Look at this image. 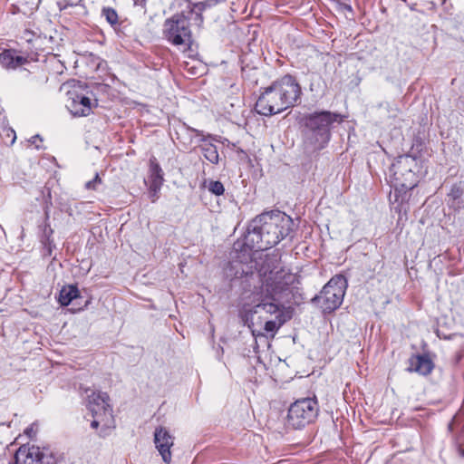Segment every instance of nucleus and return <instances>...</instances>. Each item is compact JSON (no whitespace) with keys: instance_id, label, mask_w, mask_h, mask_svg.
Instances as JSON below:
<instances>
[{"instance_id":"f257e3e1","label":"nucleus","mask_w":464,"mask_h":464,"mask_svg":"<svg viewBox=\"0 0 464 464\" xmlns=\"http://www.w3.org/2000/svg\"><path fill=\"white\" fill-rule=\"evenodd\" d=\"M276 259L268 256L256 261V273L251 272L250 277L256 276L261 285L248 295L244 293L243 304L240 315L244 323L252 328L256 324H262L268 315L283 317L282 305H280L275 295L284 288L282 283V271L276 270L275 265Z\"/></svg>"},{"instance_id":"f03ea898","label":"nucleus","mask_w":464,"mask_h":464,"mask_svg":"<svg viewBox=\"0 0 464 464\" xmlns=\"http://www.w3.org/2000/svg\"><path fill=\"white\" fill-rule=\"evenodd\" d=\"M291 217L279 210L264 212L253 218L244 237V246L250 250L264 251L276 246L293 232Z\"/></svg>"},{"instance_id":"7ed1b4c3","label":"nucleus","mask_w":464,"mask_h":464,"mask_svg":"<svg viewBox=\"0 0 464 464\" xmlns=\"http://www.w3.org/2000/svg\"><path fill=\"white\" fill-rule=\"evenodd\" d=\"M420 160L418 158L405 154L395 159L389 169L388 178L392 192L390 195L392 209L406 216L410 210L411 190L419 182Z\"/></svg>"},{"instance_id":"20e7f679","label":"nucleus","mask_w":464,"mask_h":464,"mask_svg":"<svg viewBox=\"0 0 464 464\" xmlns=\"http://www.w3.org/2000/svg\"><path fill=\"white\" fill-rule=\"evenodd\" d=\"M301 94L302 89L295 77L285 74L264 89L256 102L255 110L263 116L281 113L294 107Z\"/></svg>"},{"instance_id":"39448f33","label":"nucleus","mask_w":464,"mask_h":464,"mask_svg":"<svg viewBox=\"0 0 464 464\" xmlns=\"http://www.w3.org/2000/svg\"><path fill=\"white\" fill-rule=\"evenodd\" d=\"M343 121V116L330 111H321L304 117V146L307 152H316L324 149L331 139L334 123Z\"/></svg>"},{"instance_id":"423d86ee","label":"nucleus","mask_w":464,"mask_h":464,"mask_svg":"<svg viewBox=\"0 0 464 464\" xmlns=\"http://www.w3.org/2000/svg\"><path fill=\"white\" fill-rule=\"evenodd\" d=\"M347 286L345 276L336 275L328 281L320 294L312 299V303L316 304L324 313H332L342 304Z\"/></svg>"},{"instance_id":"0eeeda50","label":"nucleus","mask_w":464,"mask_h":464,"mask_svg":"<svg viewBox=\"0 0 464 464\" xmlns=\"http://www.w3.org/2000/svg\"><path fill=\"white\" fill-rule=\"evenodd\" d=\"M318 414L319 404L315 397L299 399L290 405L286 424L295 430H300L313 423Z\"/></svg>"},{"instance_id":"6e6552de","label":"nucleus","mask_w":464,"mask_h":464,"mask_svg":"<svg viewBox=\"0 0 464 464\" xmlns=\"http://www.w3.org/2000/svg\"><path fill=\"white\" fill-rule=\"evenodd\" d=\"M193 16L187 10L172 15L164 23V35L174 45L189 44L191 43L190 21Z\"/></svg>"},{"instance_id":"1a4fd4ad","label":"nucleus","mask_w":464,"mask_h":464,"mask_svg":"<svg viewBox=\"0 0 464 464\" xmlns=\"http://www.w3.org/2000/svg\"><path fill=\"white\" fill-rule=\"evenodd\" d=\"M15 464H56L57 458L49 448L22 445L14 454Z\"/></svg>"},{"instance_id":"9d476101","label":"nucleus","mask_w":464,"mask_h":464,"mask_svg":"<svg viewBox=\"0 0 464 464\" xmlns=\"http://www.w3.org/2000/svg\"><path fill=\"white\" fill-rule=\"evenodd\" d=\"M174 436L162 426H158L154 430L153 442L155 448L161 456L166 464H169L172 459L171 448L174 446Z\"/></svg>"},{"instance_id":"9b49d317","label":"nucleus","mask_w":464,"mask_h":464,"mask_svg":"<svg viewBox=\"0 0 464 464\" xmlns=\"http://www.w3.org/2000/svg\"><path fill=\"white\" fill-rule=\"evenodd\" d=\"M67 97L66 108L73 116L82 117L90 114L92 111L90 98L75 90L68 91Z\"/></svg>"},{"instance_id":"f8f14e48","label":"nucleus","mask_w":464,"mask_h":464,"mask_svg":"<svg viewBox=\"0 0 464 464\" xmlns=\"http://www.w3.org/2000/svg\"><path fill=\"white\" fill-rule=\"evenodd\" d=\"M188 130L191 132H194L196 136L199 138V141L202 142L200 145V150L204 158L212 164H218L219 160V155L217 146L213 144V141L216 140V138L211 134L205 135L203 131L194 128L188 127Z\"/></svg>"},{"instance_id":"ddd939ff","label":"nucleus","mask_w":464,"mask_h":464,"mask_svg":"<svg viewBox=\"0 0 464 464\" xmlns=\"http://www.w3.org/2000/svg\"><path fill=\"white\" fill-rule=\"evenodd\" d=\"M91 394L87 395V407L92 416L102 414H111V408L109 404V396L106 392L90 391Z\"/></svg>"},{"instance_id":"4468645a","label":"nucleus","mask_w":464,"mask_h":464,"mask_svg":"<svg viewBox=\"0 0 464 464\" xmlns=\"http://www.w3.org/2000/svg\"><path fill=\"white\" fill-rule=\"evenodd\" d=\"M150 175H149V180H150V192L151 193L152 197H156L158 192L160 190L163 182V170L160 164L157 161V159L155 157H151L150 159Z\"/></svg>"},{"instance_id":"2eb2a0df","label":"nucleus","mask_w":464,"mask_h":464,"mask_svg":"<svg viewBox=\"0 0 464 464\" xmlns=\"http://www.w3.org/2000/svg\"><path fill=\"white\" fill-rule=\"evenodd\" d=\"M434 363L427 354H417L409 359V372H415L420 375L430 374Z\"/></svg>"},{"instance_id":"dca6fc26","label":"nucleus","mask_w":464,"mask_h":464,"mask_svg":"<svg viewBox=\"0 0 464 464\" xmlns=\"http://www.w3.org/2000/svg\"><path fill=\"white\" fill-rule=\"evenodd\" d=\"M26 63V58L17 55L12 49H5L0 53V64L6 70H15Z\"/></svg>"},{"instance_id":"f3484780","label":"nucleus","mask_w":464,"mask_h":464,"mask_svg":"<svg viewBox=\"0 0 464 464\" xmlns=\"http://www.w3.org/2000/svg\"><path fill=\"white\" fill-rule=\"evenodd\" d=\"M218 3V0H206L203 2H198V3L194 4L193 7L188 5L187 11H188V14H190L191 16L194 17L193 18L194 24H196L198 26H201V24L203 23L202 12L207 8H210V7L216 5Z\"/></svg>"},{"instance_id":"a211bd4d","label":"nucleus","mask_w":464,"mask_h":464,"mask_svg":"<svg viewBox=\"0 0 464 464\" xmlns=\"http://www.w3.org/2000/svg\"><path fill=\"white\" fill-rule=\"evenodd\" d=\"M79 296V289L76 285L63 286L59 294L58 301L62 306H68L71 302Z\"/></svg>"},{"instance_id":"6ab92c4d","label":"nucleus","mask_w":464,"mask_h":464,"mask_svg":"<svg viewBox=\"0 0 464 464\" xmlns=\"http://www.w3.org/2000/svg\"><path fill=\"white\" fill-rule=\"evenodd\" d=\"M53 233V230L51 227L50 224L45 222L43 228L41 242L44 245V248L47 249L49 255L52 254V248L53 246V241L52 239Z\"/></svg>"},{"instance_id":"aec40b11","label":"nucleus","mask_w":464,"mask_h":464,"mask_svg":"<svg viewBox=\"0 0 464 464\" xmlns=\"http://www.w3.org/2000/svg\"><path fill=\"white\" fill-rule=\"evenodd\" d=\"M285 322V320L284 316L278 318L275 317V319H269L266 317V320L263 321V323H265L264 329L266 333L275 334Z\"/></svg>"},{"instance_id":"412c9836","label":"nucleus","mask_w":464,"mask_h":464,"mask_svg":"<svg viewBox=\"0 0 464 464\" xmlns=\"http://www.w3.org/2000/svg\"><path fill=\"white\" fill-rule=\"evenodd\" d=\"M102 15L112 27L118 25L119 16L115 9L112 7H103L102 10Z\"/></svg>"},{"instance_id":"4be33fe9","label":"nucleus","mask_w":464,"mask_h":464,"mask_svg":"<svg viewBox=\"0 0 464 464\" xmlns=\"http://www.w3.org/2000/svg\"><path fill=\"white\" fill-rule=\"evenodd\" d=\"M205 184L208 190L215 196H221L225 192L224 185L218 180L205 181Z\"/></svg>"},{"instance_id":"5701e85b","label":"nucleus","mask_w":464,"mask_h":464,"mask_svg":"<svg viewBox=\"0 0 464 464\" xmlns=\"http://www.w3.org/2000/svg\"><path fill=\"white\" fill-rule=\"evenodd\" d=\"M462 193H463V191H462L461 188L459 185L454 184L451 187L450 192L448 193V197H449V198H450L452 200H457L461 198Z\"/></svg>"},{"instance_id":"b1692460","label":"nucleus","mask_w":464,"mask_h":464,"mask_svg":"<svg viewBox=\"0 0 464 464\" xmlns=\"http://www.w3.org/2000/svg\"><path fill=\"white\" fill-rule=\"evenodd\" d=\"M98 183H101V179L99 177L98 174L95 175V177L88 181L86 184H85V187L87 189H96V186Z\"/></svg>"},{"instance_id":"393cba45","label":"nucleus","mask_w":464,"mask_h":464,"mask_svg":"<svg viewBox=\"0 0 464 464\" xmlns=\"http://www.w3.org/2000/svg\"><path fill=\"white\" fill-rule=\"evenodd\" d=\"M37 429L35 427V424H32L31 426L27 427L24 430V434L27 435L29 438H33L36 435Z\"/></svg>"},{"instance_id":"a878e982","label":"nucleus","mask_w":464,"mask_h":464,"mask_svg":"<svg viewBox=\"0 0 464 464\" xmlns=\"http://www.w3.org/2000/svg\"><path fill=\"white\" fill-rule=\"evenodd\" d=\"M39 140L40 141H42V139L40 138V136H39V135H35V136L32 137V138H31V140H30V141H31V143H32V144H35V148H36L37 150H39V149H40V146H39L38 144H36V140Z\"/></svg>"},{"instance_id":"bb28decb","label":"nucleus","mask_w":464,"mask_h":464,"mask_svg":"<svg viewBox=\"0 0 464 464\" xmlns=\"http://www.w3.org/2000/svg\"><path fill=\"white\" fill-rule=\"evenodd\" d=\"M134 5L144 7L147 0H133Z\"/></svg>"},{"instance_id":"cd10ccee","label":"nucleus","mask_w":464,"mask_h":464,"mask_svg":"<svg viewBox=\"0 0 464 464\" xmlns=\"http://www.w3.org/2000/svg\"><path fill=\"white\" fill-rule=\"evenodd\" d=\"M98 426H99V421H98V420H93L91 422V427H92V429H97V428H98Z\"/></svg>"},{"instance_id":"c85d7f7f","label":"nucleus","mask_w":464,"mask_h":464,"mask_svg":"<svg viewBox=\"0 0 464 464\" xmlns=\"http://www.w3.org/2000/svg\"><path fill=\"white\" fill-rule=\"evenodd\" d=\"M12 132H13V134H14V137H13V139H12V142H14V140H15V133H14V130H12Z\"/></svg>"},{"instance_id":"c756f323","label":"nucleus","mask_w":464,"mask_h":464,"mask_svg":"<svg viewBox=\"0 0 464 464\" xmlns=\"http://www.w3.org/2000/svg\"><path fill=\"white\" fill-rule=\"evenodd\" d=\"M190 70H191V74H192V75L197 74V72L194 71V69H193V68H191Z\"/></svg>"},{"instance_id":"7c9ffc66","label":"nucleus","mask_w":464,"mask_h":464,"mask_svg":"<svg viewBox=\"0 0 464 464\" xmlns=\"http://www.w3.org/2000/svg\"><path fill=\"white\" fill-rule=\"evenodd\" d=\"M45 216H46V219H48L49 216H48V212L47 211H45Z\"/></svg>"},{"instance_id":"2f4dec72","label":"nucleus","mask_w":464,"mask_h":464,"mask_svg":"<svg viewBox=\"0 0 464 464\" xmlns=\"http://www.w3.org/2000/svg\"><path fill=\"white\" fill-rule=\"evenodd\" d=\"M48 198H51V192H50V190L48 191Z\"/></svg>"}]
</instances>
